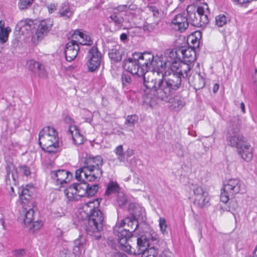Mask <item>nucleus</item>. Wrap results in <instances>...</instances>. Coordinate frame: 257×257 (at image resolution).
<instances>
[{
    "mask_svg": "<svg viewBox=\"0 0 257 257\" xmlns=\"http://www.w3.org/2000/svg\"><path fill=\"white\" fill-rule=\"evenodd\" d=\"M83 165L75 172V178L79 183H75L64 190V193L68 201L78 200L80 197L86 196L87 184L89 182L98 181L103 173L102 166L103 159L97 156L94 157L86 155L82 160Z\"/></svg>",
    "mask_w": 257,
    "mask_h": 257,
    "instance_id": "f257e3e1",
    "label": "nucleus"
},
{
    "mask_svg": "<svg viewBox=\"0 0 257 257\" xmlns=\"http://www.w3.org/2000/svg\"><path fill=\"white\" fill-rule=\"evenodd\" d=\"M166 63H161L158 67L154 68L145 77V86L155 91L157 97L169 101L173 93L181 84V78L176 74L165 75Z\"/></svg>",
    "mask_w": 257,
    "mask_h": 257,
    "instance_id": "f03ea898",
    "label": "nucleus"
},
{
    "mask_svg": "<svg viewBox=\"0 0 257 257\" xmlns=\"http://www.w3.org/2000/svg\"><path fill=\"white\" fill-rule=\"evenodd\" d=\"M138 226L137 220L134 216H132L125 218L114 227V233L117 236V240L122 249L125 252L133 253L132 246L128 243V239Z\"/></svg>",
    "mask_w": 257,
    "mask_h": 257,
    "instance_id": "7ed1b4c3",
    "label": "nucleus"
},
{
    "mask_svg": "<svg viewBox=\"0 0 257 257\" xmlns=\"http://www.w3.org/2000/svg\"><path fill=\"white\" fill-rule=\"evenodd\" d=\"M99 204L98 201L95 200L85 204L82 207L88 217L86 230L90 235L99 232L103 228L104 216L98 208Z\"/></svg>",
    "mask_w": 257,
    "mask_h": 257,
    "instance_id": "20e7f679",
    "label": "nucleus"
},
{
    "mask_svg": "<svg viewBox=\"0 0 257 257\" xmlns=\"http://www.w3.org/2000/svg\"><path fill=\"white\" fill-rule=\"evenodd\" d=\"M39 143L42 149L49 153H55L59 147V138L56 131L52 127L46 126L39 133Z\"/></svg>",
    "mask_w": 257,
    "mask_h": 257,
    "instance_id": "39448f33",
    "label": "nucleus"
},
{
    "mask_svg": "<svg viewBox=\"0 0 257 257\" xmlns=\"http://www.w3.org/2000/svg\"><path fill=\"white\" fill-rule=\"evenodd\" d=\"M157 241L156 238L152 237L149 239L146 236H142L137 238V246L142 252V257H172L169 250H164L160 254L158 250L154 246H151V242Z\"/></svg>",
    "mask_w": 257,
    "mask_h": 257,
    "instance_id": "423d86ee",
    "label": "nucleus"
},
{
    "mask_svg": "<svg viewBox=\"0 0 257 257\" xmlns=\"http://www.w3.org/2000/svg\"><path fill=\"white\" fill-rule=\"evenodd\" d=\"M230 145L235 147L240 157L246 162L253 158V148L241 135H235L230 140Z\"/></svg>",
    "mask_w": 257,
    "mask_h": 257,
    "instance_id": "0eeeda50",
    "label": "nucleus"
},
{
    "mask_svg": "<svg viewBox=\"0 0 257 257\" xmlns=\"http://www.w3.org/2000/svg\"><path fill=\"white\" fill-rule=\"evenodd\" d=\"M243 184L238 179H230L224 182L221 190L220 200L226 203L230 199L233 198L235 195L243 191Z\"/></svg>",
    "mask_w": 257,
    "mask_h": 257,
    "instance_id": "6e6552de",
    "label": "nucleus"
},
{
    "mask_svg": "<svg viewBox=\"0 0 257 257\" xmlns=\"http://www.w3.org/2000/svg\"><path fill=\"white\" fill-rule=\"evenodd\" d=\"M124 67L133 75H138V76H143L144 84L145 85V77L147 73L150 71L146 72V68H143L140 65L138 59L133 57L129 58L124 61Z\"/></svg>",
    "mask_w": 257,
    "mask_h": 257,
    "instance_id": "1a4fd4ad",
    "label": "nucleus"
},
{
    "mask_svg": "<svg viewBox=\"0 0 257 257\" xmlns=\"http://www.w3.org/2000/svg\"><path fill=\"white\" fill-rule=\"evenodd\" d=\"M87 57V66L88 70L91 72H93L100 66L101 54L97 48L93 46L89 50Z\"/></svg>",
    "mask_w": 257,
    "mask_h": 257,
    "instance_id": "9d476101",
    "label": "nucleus"
},
{
    "mask_svg": "<svg viewBox=\"0 0 257 257\" xmlns=\"http://www.w3.org/2000/svg\"><path fill=\"white\" fill-rule=\"evenodd\" d=\"M133 57L138 59L140 63V65L143 68H146V72H149V69L150 66L153 65H154L155 62L154 61V55L148 52L144 53L135 52L133 54Z\"/></svg>",
    "mask_w": 257,
    "mask_h": 257,
    "instance_id": "9b49d317",
    "label": "nucleus"
},
{
    "mask_svg": "<svg viewBox=\"0 0 257 257\" xmlns=\"http://www.w3.org/2000/svg\"><path fill=\"white\" fill-rule=\"evenodd\" d=\"M191 69L190 64H187L183 61H174L173 62L171 65V69L173 72V74H176L178 76L182 77L183 78L188 77L189 73Z\"/></svg>",
    "mask_w": 257,
    "mask_h": 257,
    "instance_id": "f8f14e48",
    "label": "nucleus"
},
{
    "mask_svg": "<svg viewBox=\"0 0 257 257\" xmlns=\"http://www.w3.org/2000/svg\"><path fill=\"white\" fill-rule=\"evenodd\" d=\"M52 25L53 21L50 19L41 21L36 33L33 36V39L41 40L51 30Z\"/></svg>",
    "mask_w": 257,
    "mask_h": 257,
    "instance_id": "ddd939ff",
    "label": "nucleus"
},
{
    "mask_svg": "<svg viewBox=\"0 0 257 257\" xmlns=\"http://www.w3.org/2000/svg\"><path fill=\"white\" fill-rule=\"evenodd\" d=\"M51 178L54 183L61 187L62 185L65 183L69 182L70 179L69 176L71 177V174L67 171L65 170H58L57 171H53L51 172Z\"/></svg>",
    "mask_w": 257,
    "mask_h": 257,
    "instance_id": "4468645a",
    "label": "nucleus"
},
{
    "mask_svg": "<svg viewBox=\"0 0 257 257\" xmlns=\"http://www.w3.org/2000/svg\"><path fill=\"white\" fill-rule=\"evenodd\" d=\"M79 47L77 41L72 40L69 42L66 46L65 50V57L67 61L71 62L76 57Z\"/></svg>",
    "mask_w": 257,
    "mask_h": 257,
    "instance_id": "2eb2a0df",
    "label": "nucleus"
},
{
    "mask_svg": "<svg viewBox=\"0 0 257 257\" xmlns=\"http://www.w3.org/2000/svg\"><path fill=\"white\" fill-rule=\"evenodd\" d=\"M27 65L29 70L32 71L36 76L42 78L46 77L47 73L45 68L39 62L30 60L27 62Z\"/></svg>",
    "mask_w": 257,
    "mask_h": 257,
    "instance_id": "dca6fc26",
    "label": "nucleus"
},
{
    "mask_svg": "<svg viewBox=\"0 0 257 257\" xmlns=\"http://www.w3.org/2000/svg\"><path fill=\"white\" fill-rule=\"evenodd\" d=\"M171 23L173 25V28L180 32L185 31L189 26L186 17L181 14L176 16L172 20Z\"/></svg>",
    "mask_w": 257,
    "mask_h": 257,
    "instance_id": "f3484780",
    "label": "nucleus"
},
{
    "mask_svg": "<svg viewBox=\"0 0 257 257\" xmlns=\"http://www.w3.org/2000/svg\"><path fill=\"white\" fill-rule=\"evenodd\" d=\"M189 83L193 86L195 89H200L205 85L204 79L200 73L195 72L192 73L188 76Z\"/></svg>",
    "mask_w": 257,
    "mask_h": 257,
    "instance_id": "a211bd4d",
    "label": "nucleus"
},
{
    "mask_svg": "<svg viewBox=\"0 0 257 257\" xmlns=\"http://www.w3.org/2000/svg\"><path fill=\"white\" fill-rule=\"evenodd\" d=\"M86 240L82 235H79V237L74 240V246L73 247V253L78 257L81 255L82 252H84L85 250V245Z\"/></svg>",
    "mask_w": 257,
    "mask_h": 257,
    "instance_id": "6ab92c4d",
    "label": "nucleus"
},
{
    "mask_svg": "<svg viewBox=\"0 0 257 257\" xmlns=\"http://www.w3.org/2000/svg\"><path fill=\"white\" fill-rule=\"evenodd\" d=\"M123 49L120 46L116 45L108 50L109 58L114 62H119L122 59Z\"/></svg>",
    "mask_w": 257,
    "mask_h": 257,
    "instance_id": "aec40b11",
    "label": "nucleus"
},
{
    "mask_svg": "<svg viewBox=\"0 0 257 257\" xmlns=\"http://www.w3.org/2000/svg\"><path fill=\"white\" fill-rule=\"evenodd\" d=\"M73 38L80 41L82 45H91L93 40L91 37L86 32L83 33L79 30H76L73 34Z\"/></svg>",
    "mask_w": 257,
    "mask_h": 257,
    "instance_id": "412c9836",
    "label": "nucleus"
},
{
    "mask_svg": "<svg viewBox=\"0 0 257 257\" xmlns=\"http://www.w3.org/2000/svg\"><path fill=\"white\" fill-rule=\"evenodd\" d=\"M180 51L183 56L184 61L189 62L190 64L195 60L196 52L194 48H182Z\"/></svg>",
    "mask_w": 257,
    "mask_h": 257,
    "instance_id": "4be33fe9",
    "label": "nucleus"
},
{
    "mask_svg": "<svg viewBox=\"0 0 257 257\" xmlns=\"http://www.w3.org/2000/svg\"><path fill=\"white\" fill-rule=\"evenodd\" d=\"M32 204L28 205H22L23 212L24 213L23 218L25 224H30L34 218V210L32 208Z\"/></svg>",
    "mask_w": 257,
    "mask_h": 257,
    "instance_id": "5701e85b",
    "label": "nucleus"
},
{
    "mask_svg": "<svg viewBox=\"0 0 257 257\" xmlns=\"http://www.w3.org/2000/svg\"><path fill=\"white\" fill-rule=\"evenodd\" d=\"M68 133L72 136L73 141L75 144L80 145L83 142V137L80 134L75 125H70Z\"/></svg>",
    "mask_w": 257,
    "mask_h": 257,
    "instance_id": "b1692460",
    "label": "nucleus"
},
{
    "mask_svg": "<svg viewBox=\"0 0 257 257\" xmlns=\"http://www.w3.org/2000/svg\"><path fill=\"white\" fill-rule=\"evenodd\" d=\"M210 197L208 192H205L196 198H194V203L198 207L202 208L207 205L209 202Z\"/></svg>",
    "mask_w": 257,
    "mask_h": 257,
    "instance_id": "393cba45",
    "label": "nucleus"
},
{
    "mask_svg": "<svg viewBox=\"0 0 257 257\" xmlns=\"http://www.w3.org/2000/svg\"><path fill=\"white\" fill-rule=\"evenodd\" d=\"M120 187L116 182L110 181L107 185L106 191L104 193V196L109 197L111 194L118 193Z\"/></svg>",
    "mask_w": 257,
    "mask_h": 257,
    "instance_id": "a878e982",
    "label": "nucleus"
},
{
    "mask_svg": "<svg viewBox=\"0 0 257 257\" xmlns=\"http://www.w3.org/2000/svg\"><path fill=\"white\" fill-rule=\"evenodd\" d=\"M31 197L30 194V191L26 188L23 189L21 194L20 195V199L22 205H28L32 204L31 202Z\"/></svg>",
    "mask_w": 257,
    "mask_h": 257,
    "instance_id": "bb28decb",
    "label": "nucleus"
},
{
    "mask_svg": "<svg viewBox=\"0 0 257 257\" xmlns=\"http://www.w3.org/2000/svg\"><path fill=\"white\" fill-rule=\"evenodd\" d=\"M110 18L115 25V30H119L122 26L124 22L123 17L118 14L114 13L110 16Z\"/></svg>",
    "mask_w": 257,
    "mask_h": 257,
    "instance_id": "cd10ccee",
    "label": "nucleus"
},
{
    "mask_svg": "<svg viewBox=\"0 0 257 257\" xmlns=\"http://www.w3.org/2000/svg\"><path fill=\"white\" fill-rule=\"evenodd\" d=\"M114 152L117 156L118 160L120 162H124L125 160V154L123 151V146L120 145L117 146L114 150Z\"/></svg>",
    "mask_w": 257,
    "mask_h": 257,
    "instance_id": "c85d7f7f",
    "label": "nucleus"
},
{
    "mask_svg": "<svg viewBox=\"0 0 257 257\" xmlns=\"http://www.w3.org/2000/svg\"><path fill=\"white\" fill-rule=\"evenodd\" d=\"M191 189L194 193V198H196L199 195H201L205 192H208L203 187L196 184H192L191 186Z\"/></svg>",
    "mask_w": 257,
    "mask_h": 257,
    "instance_id": "c756f323",
    "label": "nucleus"
},
{
    "mask_svg": "<svg viewBox=\"0 0 257 257\" xmlns=\"http://www.w3.org/2000/svg\"><path fill=\"white\" fill-rule=\"evenodd\" d=\"M11 29L9 27H7L6 29L0 30V42L2 44L5 43L8 39L10 32Z\"/></svg>",
    "mask_w": 257,
    "mask_h": 257,
    "instance_id": "7c9ffc66",
    "label": "nucleus"
},
{
    "mask_svg": "<svg viewBox=\"0 0 257 257\" xmlns=\"http://www.w3.org/2000/svg\"><path fill=\"white\" fill-rule=\"evenodd\" d=\"M227 18L224 15H219L215 17L216 25L219 27H222L225 25L227 22Z\"/></svg>",
    "mask_w": 257,
    "mask_h": 257,
    "instance_id": "2f4dec72",
    "label": "nucleus"
},
{
    "mask_svg": "<svg viewBox=\"0 0 257 257\" xmlns=\"http://www.w3.org/2000/svg\"><path fill=\"white\" fill-rule=\"evenodd\" d=\"M98 189V185L97 184H94L89 186L87 184V193L86 194V197L93 196L97 192Z\"/></svg>",
    "mask_w": 257,
    "mask_h": 257,
    "instance_id": "473e14b6",
    "label": "nucleus"
},
{
    "mask_svg": "<svg viewBox=\"0 0 257 257\" xmlns=\"http://www.w3.org/2000/svg\"><path fill=\"white\" fill-rule=\"evenodd\" d=\"M189 17L191 20L192 25L194 26L201 27V23H199V17L197 16L196 13L189 14Z\"/></svg>",
    "mask_w": 257,
    "mask_h": 257,
    "instance_id": "72a5a7b5",
    "label": "nucleus"
},
{
    "mask_svg": "<svg viewBox=\"0 0 257 257\" xmlns=\"http://www.w3.org/2000/svg\"><path fill=\"white\" fill-rule=\"evenodd\" d=\"M138 121V116L135 114L128 115L126 119L125 124L134 126Z\"/></svg>",
    "mask_w": 257,
    "mask_h": 257,
    "instance_id": "f704fd0d",
    "label": "nucleus"
},
{
    "mask_svg": "<svg viewBox=\"0 0 257 257\" xmlns=\"http://www.w3.org/2000/svg\"><path fill=\"white\" fill-rule=\"evenodd\" d=\"M33 1L34 0H20L18 4L19 8L20 10L26 9L31 6Z\"/></svg>",
    "mask_w": 257,
    "mask_h": 257,
    "instance_id": "c9c22d12",
    "label": "nucleus"
},
{
    "mask_svg": "<svg viewBox=\"0 0 257 257\" xmlns=\"http://www.w3.org/2000/svg\"><path fill=\"white\" fill-rule=\"evenodd\" d=\"M159 227L162 233L167 234V228L168 226L165 219L163 217H161L159 219Z\"/></svg>",
    "mask_w": 257,
    "mask_h": 257,
    "instance_id": "e433bc0d",
    "label": "nucleus"
},
{
    "mask_svg": "<svg viewBox=\"0 0 257 257\" xmlns=\"http://www.w3.org/2000/svg\"><path fill=\"white\" fill-rule=\"evenodd\" d=\"M60 14L62 17L67 19L72 16V12L68 7H65L62 8L60 10Z\"/></svg>",
    "mask_w": 257,
    "mask_h": 257,
    "instance_id": "4c0bfd02",
    "label": "nucleus"
},
{
    "mask_svg": "<svg viewBox=\"0 0 257 257\" xmlns=\"http://www.w3.org/2000/svg\"><path fill=\"white\" fill-rule=\"evenodd\" d=\"M174 104L175 107L181 108L185 105V101L182 97H176L174 99Z\"/></svg>",
    "mask_w": 257,
    "mask_h": 257,
    "instance_id": "58836bf2",
    "label": "nucleus"
},
{
    "mask_svg": "<svg viewBox=\"0 0 257 257\" xmlns=\"http://www.w3.org/2000/svg\"><path fill=\"white\" fill-rule=\"evenodd\" d=\"M239 125L238 121H237L234 124L229 125L228 127V132L232 134H234V135H236V134L239 131Z\"/></svg>",
    "mask_w": 257,
    "mask_h": 257,
    "instance_id": "ea45409f",
    "label": "nucleus"
},
{
    "mask_svg": "<svg viewBox=\"0 0 257 257\" xmlns=\"http://www.w3.org/2000/svg\"><path fill=\"white\" fill-rule=\"evenodd\" d=\"M122 83L123 86H127L130 84L132 81V79L129 75L123 74L121 77Z\"/></svg>",
    "mask_w": 257,
    "mask_h": 257,
    "instance_id": "a19ab883",
    "label": "nucleus"
},
{
    "mask_svg": "<svg viewBox=\"0 0 257 257\" xmlns=\"http://www.w3.org/2000/svg\"><path fill=\"white\" fill-rule=\"evenodd\" d=\"M53 214L55 217H61L65 215V210L61 207H58L54 210Z\"/></svg>",
    "mask_w": 257,
    "mask_h": 257,
    "instance_id": "79ce46f5",
    "label": "nucleus"
},
{
    "mask_svg": "<svg viewBox=\"0 0 257 257\" xmlns=\"http://www.w3.org/2000/svg\"><path fill=\"white\" fill-rule=\"evenodd\" d=\"M42 222L40 221H36L32 223V226L30 229L33 230L34 231L39 230L42 226Z\"/></svg>",
    "mask_w": 257,
    "mask_h": 257,
    "instance_id": "37998d69",
    "label": "nucleus"
},
{
    "mask_svg": "<svg viewBox=\"0 0 257 257\" xmlns=\"http://www.w3.org/2000/svg\"><path fill=\"white\" fill-rule=\"evenodd\" d=\"M148 8L149 11L153 13V15L154 17L158 18L160 17V12L156 7L153 6H149Z\"/></svg>",
    "mask_w": 257,
    "mask_h": 257,
    "instance_id": "c03bdc74",
    "label": "nucleus"
},
{
    "mask_svg": "<svg viewBox=\"0 0 257 257\" xmlns=\"http://www.w3.org/2000/svg\"><path fill=\"white\" fill-rule=\"evenodd\" d=\"M14 257H25L26 251L24 249H20L15 250L13 251Z\"/></svg>",
    "mask_w": 257,
    "mask_h": 257,
    "instance_id": "a18cd8bd",
    "label": "nucleus"
},
{
    "mask_svg": "<svg viewBox=\"0 0 257 257\" xmlns=\"http://www.w3.org/2000/svg\"><path fill=\"white\" fill-rule=\"evenodd\" d=\"M238 207V204L236 200H231L229 202L228 211L235 210Z\"/></svg>",
    "mask_w": 257,
    "mask_h": 257,
    "instance_id": "49530a36",
    "label": "nucleus"
},
{
    "mask_svg": "<svg viewBox=\"0 0 257 257\" xmlns=\"http://www.w3.org/2000/svg\"><path fill=\"white\" fill-rule=\"evenodd\" d=\"M199 23H201V27L208 23V19L207 15H201L199 17Z\"/></svg>",
    "mask_w": 257,
    "mask_h": 257,
    "instance_id": "de8ad7c7",
    "label": "nucleus"
},
{
    "mask_svg": "<svg viewBox=\"0 0 257 257\" xmlns=\"http://www.w3.org/2000/svg\"><path fill=\"white\" fill-rule=\"evenodd\" d=\"M20 169V171L26 176H29L31 174L30 169L27 166H21Z\"/></svg>",
    "mask_w": 257,
    "mask_h": 257,
    "instance_id": "09e8293b",
    "label": "nucleus"
},
{
    "mask_svg": "<svg viewBox=\"0 0 257 257\" xmlns=\"http://www.w3.org/2000/svg\"><path fill=\"white\" fill-rule=\"evenodd\" d=\"M7 183H8V181L11 182L10 178L11 177L12 178L13 181L15 182L16 179L15 178L14 175L13 173L10 172L9 171V168H7Z\"/></svg>",
    "mask_w": 257,
    "mask_h": 257,
    "instance_id": "8fccbe9b",
    "label": "nucleus"
},
{
    "mask_svg": "<svg viewBox=\"0 0 257 257\" xmlns=\"http://www.w3.org/2000/svg\"><path fill=\"white\" fill-rule=\"evenodd\" d=\"M155 27L152 24H150L149 23H147L144 25L143 29L144 31H148L149 32H151L153 31Z\"/></svg>",
    "mask_w": 257,
    "mask_h": 257,
    "instance_id": "3c124183",
    "label": "nucleus"
},
{
    "mask_svg": "<svg viewBox=\"0 0 257 257\" xmlns=\"http://www.w3.org/2000/svg\"><path fill=\"white\" fill-rule=\"evenodd\" d=\"M237 4L246 6L247 4L251 2L252 0H233Z\"/></svg>",
    "mask_w": 257,
    "mask_h": 257,
    "instance_id": "603ef678",
    "label": "nucleus"
},
{
    "mask_svg": "<svg viewBox=\"0 0 257 257\" xmlns=\"http://www.w3.org/2000/svg\"><path fill=\"white\" fill-rule=\"evenodd\" d=\"M196 14L197 15L198 17H199L201 15H205L204 10V9L203 8V7H200L198 8V9L197 10Z\"/></svg>",
    "mask_w": 257,
    "mask_h": 257,
    "instance_id": "864d4df0",
    "label": "nucleus"
},
{
    "mask_svg": "<svg viewBox=\"0 0 257 257\" xmlns=\"http://www.w3.org/2000/svg\"><path fill=\"white\" fill-rule=\"evenodd\" d=\"M118 11L123 12L126 11L127 9V6L126 5H120L117 7L116 8Z\"/></svg>",
    "mask_w": 257,
    "mask_h": 257,
    "instance_id": "5fc2aeb1",
    "label": "nucleus"
},
{
    "mask_svg": "<svg viewBox=\"0 0 257 257\" xmlns=\"http://www.w3.org/2000/svg\"><path fill=\"white\" fill-rule=\"evenodd\" d=\"M49 12L52 13L55 10H56V6L54 4H51L48 6Z\"/></svg>",
    "mask_w": 257,
    "mask_h": 257,
    "instance_id": "6e6d98bb",
    "label": "nucleus"
},
{
    "mask_svg": "<svg viewBox=\"0 0 257 257\" xmlns=\"http://www.w3.org/2000/svg\"><path fill=\"white\" fill-rule=\"evenodd\" d=\"M219 84L216 83L213 86V91L214 93H216L218 89H219Z\"/></svg>",
    "mask_w": 257,
    "mask_h": 257,
    "instance_id": "4d7b16f0",
    "label": "nucleus"
},
{
    "mask_svg": "<svg viewBox=\"0 0 257 257\" xmlns=\"http://www.w3.org/2000/svg\"><path fill=\"white\" fill-rule=\"evenodd\" d=\"M137 7L136 5H130L128 7H127V9H130L131 10H135L137 9Z\"/></svg>",
    "mask_w": 257,
    "mask_h": 257,
    "instance_id": "13d9d810",
    "label": "nucleus"
},
{
    "mask_svg": "<svg viewBox=\"0 0 257 257\" xmlns=\"http://www.w3.org/2000/svg\"><path fill=\"white\" fill-rule=\"evenodd\" d=\"M120 40L122 41H124L127 39V35L125 33H122L120 35Z\"/></svg>",
    "mask_w": 257,
    "mask_h": 257,
    "instance_id": "bf43d9fd",
    "label": "nucleus"
},
{
    "mask_svg": "<svg viewBox=\"0 0 257 257\" xmlns=\"http://www.w3.org/2000/svg\"><path fill=\"white\" fill-rule=\"evenodd\" d=\"M5 29H6V28H5V22H4V21L1 20L0 21V30H3Z\"/></svg>",
    "mask_w": 257,
    "mask_h": 257,
    "instance_id": "052dcab7",
    "label": "nucleus"
},
{
    "mask_svg": "<svg viewBox=\"0 0 257 257\" xmlns=\"http://www.w3.org/2000/svg\"><path fill=\"white\" fill-rule=\"evenodd\" d=\"M240 107L242 111L244 113L245 112V106L243 102H241L240 104Z\"/></svg>",
    "mask_w": 257,
    "mask_h": 257,
    "instance_id": "680f3d73",
    "label": "nucleus"
},
{
    "mask_svg": "<svg viewBox=\"0 0 257 257\" xmlns=\"http://www.w3.org/2000/svg\"><path fill=\"white\" fill-rule=\"evenodd\" d=\"M127 156H130L131 155H132V154H133V151L132 150H130V151L128 150L127 151Z\"/></svg>",
    "mask_w": 257,
    "mask_h": 257,
    "instance_id": "e2e57ef3",
    "label": "nucleus"
},
{
    "mask_svg": "<svg viewBox=\"0 0 257 257\" xmlns=\"http://www.w3.org/2000/svg\"><path fill=\"white\" fill-rule=\"evenodd\" d=\"M175 54L176 55V53H174V52L173 51H170V55H172V56H174L175 55Z\"/></svg>",
    "mask_w": 257,
    "mask_h": 257,
    "instance_id": "0e129e2a",
    "label": "nucleus"
},
{
    "mask_svg": "<svg viewBox=\"0 0 257 257\" xmlns=\"http://www.w3.org/2000/svg\"><path fill=\"white\" fill-rule=\"evenodd\" d=\"M3 247V244L0 242V251L2 249Z\"/></svg>",
    "mask_w": 257,
    "mask_h": 257,
    "instance_id": "69168bd1",
    "label": "nucleus"
},
{
    "mask_svg": "<svg viewBox=\"0 0 257 257\" xmlns=\"http://www.w3.org/2000/svg\"><path fill=\"white\" fill-rule=\"evenodd\" d=\"M257 76V69L255 70L254 77Z\"/></svg>",
    "mask_w": 257,
    "mask_h": 257,
    "instance_id": "338daca9",
    "label": "nucleus"
},
{
    "mask_svg": "<svg viewBox=\"0 0 257 257\" xmlns=\"http://www.w3.org/2000/svg\"><path fill=\"white\" fill-rule=\"evenodd\" d=\"M125 201H126V199L125 198H123L122 200H121V202L122 203L125 202Z\"/></svg>",
    "mask_w": 257,
    "mask_h": 257,
    "instance_id": "774afa93",
    "label": "nucleus"
}]
</instances>
